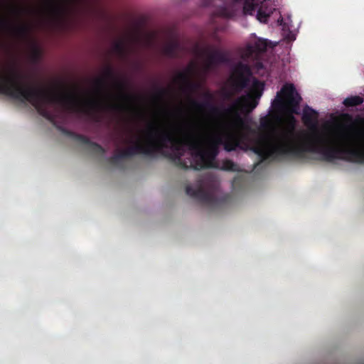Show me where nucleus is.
Instances as JSON below:
<instances>
[{
	"label": "nucleus",
	"mask_w": 364,
	"mask_h": 364,
	"mask_svg": "<svg viewBox=\"0 0 364 364\" xmlns=\"http://www.w3.org/2000/svg\"><path fill=\"white\" fill-rule=\"evenodd\" d=\"M263 90L264 83L254 80L249 92L224 109L228 120L223 125V134L214 136L206 149L203 146L200 132L190 120H186L181 138L168 131L159 132L156 127L150 125L144 132L143 140L138 139L134 143L131 141L132 145L108 158L107 161L111 165L122 168L123 159L136 155L149 159L161 155L181 169L218 168L215 158L220 145L227 151L237 149L252 151L259 156L260 163L274 159V131L268 134L252 131V136L242 132L250 129L242 114L247 115L257 107Z\"/></svg>",
	"instance_id": "f257e3e1"
},
{
	"label": "nucleus",
	"mask_w": 364,
	"mask_h": 364,
	"mask_svg": "<svg viewBox=\"0 0 364 364\" xmlns=\"http://www.w3.org/2000/svg\"><path fill=\"white\" fill-rule=\"evenodd\" d=\"M11 75L0 77V94L22 103L29 102L38 113L48 119L63 134L73 139V132L70 131L58 122V114L50 112L47 105L60 106L64 109L73 112V89L56 91L23 85L17 79L22 75L14 67Z\"/></svg>",
	"instance_id": "f03ea898"
},
{
	"label": "nucleus",
	"mask_w": 364,
	"mask_h": 364,
	"mask_svg": "<svg viewBox=\"0 0 364 364\" xmlns=\"http://www.w3.org/2000/svg\"><path fill=\"white\" fill-rule=\"evenodd\" d=\"M191 69L192 68L189 67L186 71L180 72L174 79V81L182 84V90L188 94V100L189 104L193 107L198 109H208L213 114H218L220 112V109L212 104L211 101L213 99V96L210 92H206L204 93L206 101L203 102H199L191 97V94L200 88V84L198 82H193L190 79Z\"/></svg>",
	"instance_id": "7ed1b4c3"
},
{
	"label": "nucleus",
	"mask_w": 364,
	"mask_h": 364,
	"mask_svg": "<svg viewBox=\"0 0 364 364\" xmlns=\"http://www.w3.org/2000/svg\"><path fill=\"white\" fill-rule=\"evenodd\" d=\"M302 98L294 85L293 84H285L277 93L272 105L275 109H281L286 105L291 114H298L299 113V104Z\"/></svg>",
	"instance_id": "20e7f679"
},
{
	"label": "nucleus",
	"mask_w": 364,
	"mask_h": 364,
	"mask_svg": "<svg viewBox=\"0 0 364 364\" xmlns=\"http://www.w3.org/2000/svg\"><path fill=\"white\" fill-rule=\"evenodd\" d=\"M186 193L188 196L211 207L218 206L221 202L227 201L230 198L229 195H225L221 199L218 198L215 194L214 188L210 187L205 189L203 186L201 181H199V186L197 188H194L191 186H187Z\"/></svg>",
	"instance_id": "39448f33"
},
{
	"label": "nucleus",
	"mask_w": 364,
	"mask_h": 364,
	"mask_svg": "<svg viewBox=\"0 0 364 364\" xmlns=\"http://www.w3.org/2000/svg\"><path fill=\"white\" fill-rule=\"evenodd\" d=\"M235 72L237 76L233 81V86L237 92H240L249 84L248 76L251 75V70L248 65L240 62L235 66Z\"/></svg>",
	"instance_id": "423d86ee"
},
{
	"label": "nucleus",
	"mask_w": 364,
	"mask_h": 364,
	"mask_svg": "<svg viewBox=\"0 0 364 364\" xmlns=\"http://www.w3.org/2000/svg\"><path fill=\"white\" fill-rule=\"evenodd\" d=\"M200 55L206 57V67L209 68L220 63L228 62L226 53L218 49L207 47L200 50Z\"/></svg>",
	"instance_id": "0eeeda50"
},
{
	"label": "nucleus",
	"mask_w": 364,
	"mask_h": 364,
	"mask_svg": "<svg viewBox=\"0 0 364 364\" xmlns=\"http://www.w3.org/2000/svg\"><path fill=\"white\" fill-rule=\"evenodd\" d=\"M0 25L4 28H11L13 33L21 39H27L30 36L31 28L27 24L14 26L9 21L1 19Z\"/></svg>",
	"instance_id": "6e6552de"
},
{
	"label": "nucleus",
	"mask_w": 364,
	"mask_h": 364,
	"mask_svg": "<svg viewBox=\"0 0 364 364\" xmlns=\"http://www.w3.org/2000/svg\"><path fill=\"white\" fill-rule=\"evenodd\" d=\"M318 113L309 105L303 109L302 121L308 127H315L317 123Z\"/></svg>",
	"instance_id": "1a4fd4ad"
},
{
	"label": "nucleus",
	"mask_w": 364,
	"mask_h": 364,
	"mask_svg": "<svg viewBox=\"0 0 364 364\" xmlns=\"http://www.w3.org/2000/svg\"><path fill=\"white\" fill-rule=\"evenodd\" d=\"M364 99L358 95L350 96L346 97L343 104L347 107H353L358 105H360L363 103Z\"/></svg>",
	"instance_id": "9d476101"
},
{
	"label": "nucleus",
	"mask_w": 364,
	"mask_h": 364,
	"mask_svg": "<svg viewBox=\"0 0 364 364\" xmlns=\"http://www.w3.org/2000/svg\"><path fill=\"white\" fill-rule=\"evenodd\" d=\"M243 12L245 15H253L257 7V4L255 1H243Z\"/></svg>",
	"instance_id": "9b49d317"
},
{
	"label": "nucleus",
	"mask_w": 364,
	"mask_h": 364,
	"mask_svg": "<svg viewBox=\"0 0 364 364\" xmlns=\"http://www.w3.org/2000/svg\"><path fill=\"white\" fill-rule=\"evenodd\" d=\"M221 169L228 171H239L240 168L237 164L231 160L226 159L223 161Z\"/></svg>",
	"instance_id": "f8f14e48"
},
{
	"label": "nucleus",
	"mask_w": 364,
	"mask_h": 364,
	"mask_svg": "<svg viewBox=\"0 0 364 364\" xmlns=\"http://www.w3.org/2000/svg\"><path fill=\"white\" fill-rule=\"evenodd\" d=\"M267 43L264 40H258L252 47L253 50L259 53L264 52L267 49Z\"/></svg>",
	"instance_id": "ddd939ff"
},
{
	"label": "nucleus",
	"mask_w": 364,
	"mask_h": 364,
	"mask_svg": "<svg viewBox=\"0 0 364 364\" xmlns=\"http://www.w3.org/2000/svg\"><path fill=\"white\" fill-rule=\"evenodd\" d=\"M270 14L259 8L257 12V19L261 23H267Z\"/></svg>",
	"instance_id": "4468645a"
},
{
	"label": "nucleus",
	"mask_w": 364,
	"mask_h": 364,
	"mask_svg": "<svg viewBox=\"0 0 364 364\" xmlns=\"http://www.w3.org/2000/svg\"><path fill=\"white\" fill-rule=\"evenodd\" d=\"M113 50L119 55H124L125 53V46L122 42H116L113 46Z\"/></svg>",
	"instance_id": "2eb2a0df"
},
{
	"label": "nucleus",
	"mask_w": 364,
	"mask_h": 364,
	"mask_svg": "<svg viewBox=\"0 0 364 364\" xmlns=\"http://www.w3.org/2000/svg\"><path fill=\"white\" fill-rule=\"evenodd\" d=\"M170 92V88H158L155 97L158 100H162L164 97L168 95Z\"/></svg>",
	"instance_id": "dca6fc26"
},
{
	"label": "nucleus",
	"mask_w": 364,
	"mask_h": 364,
	"mask_svg": "<svg viewBox=\"0 0 364 364\" xmlns=\"http://www.w3.org/2000/svg\"><path fill=\"white\" fill-rule=\"evenodd\" d=\"M176 48L175 44H169L165 48V53L169 56H174L176 55Z\"/></svg>",
	"instance_id": "f3484780"
},
{
	"label": "nucleus",
	"mask_w": 364,
	"mask_h": 364,
	"mask_svg": "<svg viewBox=\"0 0 364 364\" xmlns=\"http://www.w3.org/2000/svg\"><path fill=\"white\" fill-rule=\"evenodd\" d=\"M260 126L264 129H267L270 126V120L267 117H263L260 120Z\"/></svg>",
	"instance_id": "a211bd4d"
},
{
	"label": "nucleus",
	"mask_w": 364,
	"mask_h": 364,
	"mask_svg": "<svg viewBox=\"0 0 364 364\" xmlns=\"http://www.w3.org/2000/svg\"><path fill=\"white\" fill-rule=\"evenodd\" d=\"M218 14L224 17H229V13L225 8H221L218 11Z\"/></svg>",
	"instance_id": "6ab92c4d"
},
{
	"label": "nucleus",
	"mask_w": 364,
	"mask_h": 364,
	"mask_svg": "<svg viewBox=\"0 0 364 364\" xmlns=\"http://www.w3.org/2000/svg\"><path fill=\"white\" fill-rule=\"evenodd\" d=\"M254 68L259 71L264 69V64L262 62L257 61L254 65Z\"/></svg>",
	"instance_id": "aec40b11"
},
{
	"label": "nucleus",
	"mask_w": 364,
	"mask_h": 364,
	"mask_svg": "<svg viewBox=\"0 0 364 364\" xmlns=\"http://www.w3.org/2000/svg\"><path fill=\"white\" fill-rule=\"evenodd\" d=\"M224 97L226 99H229V98H230L232 97V93L230 92H228V91H225L224 92Z\"/></svg>",
	"instance_id": "412c9836"
},
{
	"label": "nucleus",
	"mask_w": 364,
	"mask_h": 364,
	"mask_svg": "<svg viewBox=\"0 0 364 364\" xmlns=\"http://www.w3.org/2000/svg\"><path fill=\"white\" fill-rule=\"evenodd\" d=\"M95 119L96 122H100V117L97 116V115H95Z\"/></svg>",
	"instance_id": "4be33fe9"
},
{
	"label": "nucleus",
	"mask_w": 364,
	"mask_h": 364,
	"mask_svg": "<svg viewBox=\"0 0 364 364\" xmlns=\"http://www.w3.org/2000/svg\"><path fill=\"white\" fill-rule=\"evenodd\" d=\"M14 10H15L16 13L18 15H19V14H20V12H19L20 11H19V9H15Z\"/></svg>",
	"instance_id": "5701e85b"
},
{
	"label": "nucleus",
	"mask_w": 364,
	"mask_h": 364,
	"mask_svg": "<svg viewBox=\"0 0 364 364\" xmlns=\"http://www.w3.org/2000/svg\"><path fill=\"white\" fill-rule=\"evenodd\" d=\"M33 53H34V51H33V48H32V57H33Z\"/></svg>",
	"instance_id": "b1692460"
}]
</instances>
